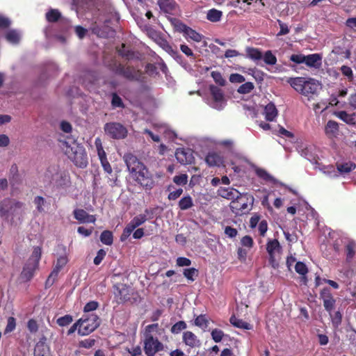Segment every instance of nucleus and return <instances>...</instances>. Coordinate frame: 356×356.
Instances as JSON below:
<instances>
[{"instance_id": "f257e3e1", "label": "nucleus", "mask_w": 356, "mask_h": 356, "mask_svg": "<svg viewBox=\"0 0 356 356\" xmlns=\"http://www.w3.org/2000/svg\"><path fill=\"white\" fill-rule=\"evenodd\" d=\"M124 159L133 179L145 190L152 189L155 181L149 169L131 154H125Z\"/></svg>"}, {"instance_id": "f03ea898", "label": "nucleus", "mask_w": 356, "mask_h": 356, "mask_svg": "<svg viewBox=\"0 0 356 356\" xmlns=\"http://www.w3.org/2000/svg\"><path fill=\"white\" fill-rule=\"evenodd\" d=\"M59 146L63 153L76 166L84 168L88 163V159L85 148L72 138L60 140Z\"/></svg>"}, {"instance_id": "7ed1b4c3", "label": "nucleus", "mask_w": 356, "mask_h": 356, "mask_svg": "<svg viewBox=\"0 0 356 356\" xmlns=\"http://www.w3.org/2000/svg\"><path fill=\"white\" fill-rule=\"evenodd\" d=\"M24 215V204L10 198L0 202V217L11 225L20 223Z\"/></svg>"}, {"instance_id": "20e7f679", "label": "nucleus", "mask_w": 356, "mask_h": 356, "mask_svg": "<svg viewBox=\"0 0 356 356\" xmlns=\"http://www.w3.org/2000/svg\"><path fill=\"white\" fill-rule=\"evenodd\" d=\"M159 330V324L154 323L145 327L144 331L143 348L147 356H154L158 352L164 350V345L154 337Z\"/></svg>"}, {"instance_id": "39448f33", "label": "nucleus", "mask_w": 356, "mask_h": 356, "mask_svg": "<svg viewBox=\"0 0 356 356\" xmlns=\"http://www.w3.org/2000/svg\"><path fill=\"white\" fill-rule=\"evenodd\" d=\"M287 82L296 91L306 97L316 94L321 88L320 82L312 78H289Z\"/></svg>"}, {"instance_id": "423d86ee", "label": "nucleus", "mask_w": 356, "mask_h": 356, "mask_svg": "<svg viewBox=\"0 0 356 356\" xmlns=\"http://www.w3.org/2000/svg\"><path fill=\"white\" fill-rule=\"evenodd\" d=\"M41 255L42 248L40 246L34 247L20 274V280L22 282H29L33 278L35 271L39 267Z\"/></svg>"}, {"instance_id": "0eeeda50", "label": "nucleus", "mask_w": 356, "mask_h": 356, "mask_svg": "<svg viewBox=\"0 0 356 356\" xmlns=\"http://www.w3.org/2000/svg\"><path fill=\"white\" fill-rule=\"evenodd\" d=\"M254 198L247 193L242 194L230 202L229 207L233 213L241 216L248 213L252 209Z\"/></svg>"}, {"instance_id": "6e6552de", "label": "nucleus", "mask_w": 356, "mask_h": 356, "mask_svg": "<svg viewBox=\"0 0 356 356\" xmlns=\"http://www.w3.org/2000/svg\"><path fill=\"white\" fill-rule=\"evenodd\" d=\"M290 60L296 63H305L308 67L318 69L322 65V56L319 54H312L304 55L302 54H292L290 56Z\"/></svg>"}, {"instance_id": "1a4fd4ad", "label": "nucleus", "mask_w": 356, "mask_h": 356, "mask_svg": "<svg viewBox=\"0 0 356 356\" xmlns=\"http://www.w3.org/2000/svg\"><path fill=\"white\" fill-rule=\"evenodd\" d=\"M79 322L80 328H78V333L81 336L88 335L99 325V318L94 314L83 315Z\"/></svg>"}, {"instance_id": "9d476101", "label": "nucleus", "mask_w": 356, "mask_h": 356, "mask_svg": "<svg viewBox=\"0 0 356 356\" xmlns=\"http://www.w3.org/2000/svg\"><path fill=\"white\" fill-rule=\"evenodd\" d=\"M154 212V209H145L143 213L135 216L124 229L122 236L124 238L129 236L136 228L145 223L147 220L153 218Z\"/></svg>"}, {"instance_id": "9b49d317", "label": "nucleus", "mask_w": 356, "mask_h": 356, "mask_svg": "<svg viewBox=\"0 0 356 356\" xmlns=\"http://www.w3.org/2000/svg\"><path fill=\"white\" fill-rule=\"evenodd\" d=\"M104 129L106 134L114 139H122L127 135L126 127L118 122H108Z\"/></svg>"}, {"instance_id": "f8f14e48", "label": "nucleus", "mask_w": 356, "mask_h": 356, "mask_svg": "<svg viewBox=\"0 0 356 356\" xmlns=\"http://www.w3.org/2000/svg\"><path fill=\"white\" fill-rule=\"evenodd\" d=\"M209 90L212 96L209 105L217 110L222 109L225 106V100L222 90L213 85L210 86Z\"/></svg>"}, {"instance_id": "ddd939ff", "label": "nucleus", "mask_w": 356, "mask_h": 356, "mask_svg": "<svg viewBox=\"0 0 356 356\" xmlns=\"http://www.w3.org/2000/svg\"><path fill=\"white\" fill-rule=\"evenodd\" d=\"M68 258L65 254L60 255L57 258L54 267L47 280L46 285L50 286L54 282L59 272L66 266Z\"/></svg>"}, {"instance_id": "4468645a", "label": "nucleus", "mask_w": 356, "mask_h": 356, "mask_svg": "<svg viewBox=\"0 0 356 356\" xmlns=\"http://www.w3.org/2000/svg\"><path fill=\"white\" fill-rule=\"evenodd\" d=\"M266 250L269 254V261L275 267L276 258L280 257L282 252V247L277 239L269 240L266 244Z\"/></svg>"}, {"instance_id": "2eb2a0df", "label": "nucleus", "mask_w": 356, "mask_h": 356, "mask_svg": "<svg viewBox=\"0 0 356 356\" xmlns=\"http://www.w3.org/2000/svg\"><path fill=\"white\" fill-rule=\"evenodd\" d=\"M175 157L181 165L191 164L194 161L193 151L188 148H178L175 152Z\"/></svg>"}, {"instance_id": "dca6fc26", "label": "nucleus", "mask_w": 356, "mask_h": 356, "mask_svg": "<svg viewBox=\"0 0 356 356\" xmlns=\"http://www.w3.org/2000/svg\"><path fill=\"white\" fill-rule=\"evenodd\" d=\"M113 71L115 74L120 75L129 80L136 79L138 76V71H136L134 67H125L120 64L116 65L113 68Z\"/></svg>"}, {"instance_id": "f3484780", "label": "nucleus", "mask_w": 356, "mask_h": 356, "mask_svg": "<svg viewBox=\"0 0 356 356\" xmlns=\"http://www.w3.org/2000/svg\"><path fill=\"white\" fill-rule=\"evenodd\" d=\"M179 30L182 32L184 35V36L187 38L191 39L192 40L195 42H200L203 36L200 34L199 33L196 32L195 30L192 29L191 28L187 26L184 24L180 23L177 26Z\"/></svg>"}, {"instance_id": "a211bd4d", "label": "nucleus", "mask_w": 356, "mask_h": 356, "mask_svg": "<svg viewBox=\"0 0 356 356\" xmlns=\"http://www.w3.org/2000/svg\"><path fill=\"white\" fill-rule=\"evenodd\" d=\"M46 337H42L34 348V356H51L50 348L46 343Z\"/></svg>"}, {"instance_id": "6ab92c4d", "label": "nucleus", "mask_w": 356, "mask_h": 356, "mask_svg": "<svg viewBox=\"0 0 356 356\" xmlns=\"http://www.w3.org/2000/svg\"><path fill=\"white\" fill-rule=\"evenodd\" d=\"M299 154L313 164H318L316 154L314 152V148L311 146L300 145L298 147Z\"/></svg>"}, {"instance_id": "aec40b11", "label": "nucleus", "mask_w": 356, "mask_h": 356, "mask_svg": "<svg viewBox=\"0 0 356 356\" xmlns=\"http://www.w3.org/2000/svg\"><path fill=\"white\" fill-rule=\"evenodd\" d=\"M218 195L223 198L234 200L235 198L241 196V193L234 188L220 187L218 190Z\"/></svg>"}, {"instance_id": "412c9836", "label": "nucleus", "mask_w": 356, "mask_h": 356, "mask_svg": "<svg viewBox=\"0 0 356 356\" xmlns=\"http://www.w3.org/2000/svg\"><path fill=\"white\" fill-rule=\"evenodd\" d=\"M182 340L190 348L199 347L201 345L200 339L191 331H186L183 333Z\"/></svg>"}, {"instance_id": "4be33fe9", "label": "nucleus", "mask_w": 356, "mask_h": 356, "mask_svg": "<svg viewBox=\"0 0 356 356\" xmlns=\"http://www.w3.org/2000/svg\"><path fill=\"white\" fill-rule=\"evenodd\" d=\"M321 296L323 300V306L327 312H331L334 309L335 300L332 297L330 291L327 289H324L321 293Z\"/></svg>"}, {"instance_id": "5701e85b", "label": "nucleus", "mask_w": 356, "mask_h": 356, "mask_svg": "<svg viewBox=\"0 0 356 356\" xmlns=\"http://www.w3.org/2000/svg\"><path fill=\"white\" fill-rule=\"evenodd\" d=\"M205 161L207 165L211 167L220 166L223 164L224 159L219 153L216 152H210L207 155Z\"/></svg>"}, {"instance_id": "b1692460", "label": "nucleus", "mask_w": 356, "mask_h": 356, "mask_svg": "<svg viewBox=\"0 0 356 356\" xmlns=\"http://www.w3.org/2000/svg\"><path fill=\"white\" fill-rule=\"evenodd\" d=\"M346 260L350 263L355 255L356 242L353 239H347L344 243Z\"/></svg>"}, {"instance_id": "393cba45", "label": "nucleus", "mask_w": 356, "mask_h": 356, "mask_svg": "<svg viewBox=\"0 0 356 356\" xmlns=\"http://www.w3.org/2000/svg\"><path fill=\"white\" fill-rule=\"evenodd\" d=\"M74 214V218L81 223L95 222L96 220L94 216L89 215L83 209H76Z\"/></svg>"}, {"instance_id": "a878e982", "label": "nucleus", "mask_w": 356, "mask_h": 356, "mask_svg": "<svg viewBox=\"0 0 356 356\" xmlns=\"http://www.w3.org/2000/svg\"><path fill=\"white\" fill-rule=\"evenodd\" d=\"M263 114L267 121H273L277 118L278 111L275 104L270 102L264 107Z\"/></svg>"}, {"instance_id": "bb28decb", "label": "nucleus", "mask_w": 356, "mask_h": 356, "mask_svg": "<svg viewBox=\"0 0 356 356\" xmlns=\"http://www.w3.org/2000/svg\"><path fill=\"white\" fill-rule=\"evenodd\" d=\"M115 296L120 302H125L130 298L129 289L124 284L115 286Z\"/></svg>"}, {"instance_id": "cd10ccee", "label": "nucleus", "mask_w": 356, "mask_h": 356, "mask_svg": "<svg viewBox=\"0 0 356 356\" xmlns=\"http://www.w3.org/2000/svg\"><path fill=\"white\" fill-rule=\"evenodd\" d=\"M339 132L338 123L333 120H329L325 127V133L329 138L336 137Z\"/></svg>"}, {"instance_id": "c85d7f7f", "label": "nucleus", "mask_w": 356, "mask_h": 356, "mask_svg": "<svg viewBox=\"0 0 356 356\" xmlns=\"http://www.w3.org/2000/svg\"><path fill=\"white\" fill-rule=\"evenodd\" d=\"M335 115L348 124H355L356 117L355 114L348 113L346 111H341L335 113Z\"/></svg>"}, {"instance_id": "c756f323", "label": "nucleus", "mask_w": 356, "mask_h": 356, "mask_svg": "<svg viewBox=\"0 0 356 356\" xmlns=\"http://www.w3.org/2000/svg\"><path fill=\"white\" fill-rule=\"evenodd\" d=\"M254 172L259 178H260L261 179L264 180L266 182L273 184L277 183V180L272 175H270L266 170L261 168L255 167Z\"/></svg>"}, {"instance_id": "7c9ffc66", "label": "nucleus", "mask_w": 356, "mask_h": 356, "mask_svg": "<svg viewBox=\"0 0 356 356\" xmlns=\"http://www.w3.org/2000/svg\"><path fill=\"white\" fill-rule=\"evenodd\" d=\"M230 161L232 165H244L246 163H249L248 158L243 154L239 152H233L231 154Z\"/></svg>"}, {"instance_id": "2f4dec72", "label": "nucleus", "mask_w": 356, "mask_h": 356, "mask_svg": "<svg viewBox=\"0 0 356 356\" xmlns=\"http://www.w3.org/2000/svg\"><path fill=\"white\" fill-rule=\"evenodd\" d=\"M246 57L254 60H260L263 57V54L261 50L254 47H247L246 49Z\"/></svg>"}, {"instance_id": "473e14b6", "label": "nucleus", "mask_w": 356, "mask_h": 356, "mask_svg": "<svg viewBox=\"0 0 356 356\" xmlns=\"http://www.w3.org/2000/svg\"><path fill=\"white\" fill-rule=\"evenodd\" d=\"M21 33L19 31L15 29H12L8 31L6 35L5 38L6 40L13 44H17L20 39H21Z\"/></svg>"}, {"instance_id": "72a5a7b5", "label": "nucleus", "mask_w": 356, "mask_h": 356, "mask_svg": "<svg viewBox=\"0 0 356 356\" xmlns=\"http://www.w3.org/2000/svg\"><path fill=\"white\" fill-rule=\"evenodd\" d=\"M33 203L35 206L37 211L39 213H42L45 211V209L49 205V203L47 202V200L42 196H36L33 200Z\"/></svg>"}, {"instance_id": "f704fd0d", "label": "nucleus", "mask_w": 356, "mask_h": 356, "mask_svg": "<svg viewBox=\"0 0 356 356\" xmlns=\"http://www.w3.org/2000/svg\"><path fill=\"white\" fill-rule=\"evenodd\" d=\"M315 165V169H318L323 174L330 176V177H336L337 176V172L334 170L333 165H321L318 162V164Z\"/></svg>"}, {"instance_id": "c9c22d12", "label": "nucleus", "mask_w": 356, "mask_h": 356, "mask_svg": "<svg viewBox=\"0 0 356 356\" xmlns=\"http://www.w3.org/2000/svg\"><path fill=\"white\" fill-rule=\"evenodd\" d=\"M159 6L164 12L170 13L175 9V3L174 0H159Z\"/></svg>"}, {"instance_id": "e433bc0d", "label": "nucleus", "mask_w": 356, "mask_h": 356, "mask_svg": "<svg viewBox=\"0 0 356 356\" xmlns=\"http://www.w3.org/2000/svg\"><path fill=\"white\" fill-rule=\"evenodd\" d=\"M230 323L234 325V327H238V328H243L245 330H250V325L249 323L243 321L241 319L237 318L235 316H231L229 319Z\"/></svg>"}, {"instance_id": "4c0bfd02", "label": "nucleus", "mask_w": 356, "mask_h": 356, "mask_svg": "<svg viewBox=\"0 0 356 356\" xmlns=\"http://www.w3.org/2000/svg\"><path fill=\"white\" fill-rule=\"evenodd\" d=\"M193 206V201L190 195L183 197L179 202V207L181 210H187Z\"/></svg>"}, {"instance_id": "58836bf2", "label": "nucleus", "mask_w": 356, "mask_h": 356, "mask_svg": "<svg viewBox=\"0 0 356 356\" xmlns=\"http://www.w3.org/2000/svg\"><path fill=\"white\" fill-rule=\"evenodd\" d=\"M222 13L216 9H211L208 11L207 18L212 22H219L222 17Z\"/></svg>"}, {"instance_id": "ea45409f", "label": "nucleus", "mask_w": 356, "mask_h": 356, "mask_svg": "<svg viewBox=\"0 0 356 356\" xmlns=\"http://www.w3.org/2000/svg\"><path fill=\"white\" fill-rule=\"evenodd\" d=\"M61 18V13L57 9H50L46 13V19L49 22H55Z\"/></svg>"}, {"instance_id": "a19ab883", "label": "nucleus", "mask_w": 356, "mask_h": 356, "mask_svg": "<svg viewBox=\"0 0 356 356\" xmlns=\"http://www.w3.org/2000/svg\"><path fill=\"white\" fill-rule=\"evenodd\" d=\"M262 58L266 65H274L277 63V58L270 50L265 51Z\"/></svg>"}, {"instance_id": "79ce46f5", "label": "nucleus", "mask_w": 356, "mask_h": 356, "mask_svg": "<svg viewBox=\"0 0 356 356\" xmlns=\"http://www.w3.org/2000/svg\"><path fill=\"white\" fill-rule=\"evenodd\" d=\"M183 275L187 280L193 282L198 275V270L195 268H186L183 271Z\"/></svg>"}, {"instance_id": "37998d69", "label": "nucleus", "mask_w": 356, "mask_h": 356, "mask_svg": "<svg viewBox=\"0 0 356 356\" xmlns=\"http://www.w3.org/2000/svg\"><path fill=\"white\" fill-rule=\"evenodd\" d=\"M195 325L202 330H205L209 325V321L205 315H199L195 319Z\"/></svg>"}, {"instance_id": "c03bdc74", "label": "nucleus", "mask_w": 356, "mask_h": 356, "mask_svg": "<svg viewBox=\"0 0 356 356\" xmlns=\"http://www.w3.org/2000/svg\"><path fill=\"white\" fill-rule=\"evenodd\" d=\"M100 240L102 243L107 245H111L113 241L112 232L108 230L104 231L101 234Z\"/></svg>"}, {"instance_id": "a18cd8bd", "label": "nucleus", "mask_w": 356, "mask_h": 356, "mask_svg": "<svg viewBox=\"0 0 356 356\" xmlns=\"http://www.w3.org/2000/svg\"><path fill=\"white\" fill-rule=\"evenodd\" d=\"M356 168L355 164L353 163H345L337 165V170L341 173H348Z\"/></svg>"}, {"instance_id": "49530a36", "label": "nucleus", "mask_w": 356, "mask_h": 356, "mask_svg": "<svg viewBox=\"0 0 356 356\" xmlns=\"http://www.w3.org/2000/svg\"><path fill=\"white\" fill-rule=\"evenodd\" d=\"M95 145L97 149V154L99 159L106 158V152L103 148L102 140L99 138H97L95 141Z\"/></svg>"}, {"instance_id": "de8ad7c7", "label": "nucleus", "mask_w": 356, "mask_h": 356, "mask_svg": "<svg viewBox=\"0 0 356 356\" xmlns=\"http://www.w3.org/2000/svg\"><path fill=\"white\" fill-rule=\"evenodd\" d=\"M254 88V84L252 82H245L237 90V92L240 94H248Z\"/></svg>"}, {"instance_id": "09e8293b", "label": "nucleus", "mask_w": 356, "mask_h": 356, "mask_svg": "<svg viewBox=\"0 0 356 356\" xmlns=\"http://www.w3.org/2000/svg\"><path fill=\"white\" fill-rule=\"evenodd\" d=\"M295 270L296 273L303 276L302 279L306 280L305 275L308 273V269L303 262H297L295 266Z\"/></svg>"}, {"instance_id": "8fccbe9b", "label": "nucleus", "mask_w": 356, "mask_h": 356, "mask_svg": "<svg viewBox=\"0 0 356 356\" xmlns=\"http://www.w3.org/2000/svg\"><path fill=\"white\" fill-rule=\"evenodd\" d=\"M73 321L72 316L66 314L63 316L58 318L56 321L57 324L60 327H65L70 325Z\"/></svg>"}, {"instance_id": "3c124183", "label": "nucleus", "mask_w": 356, "mask_h": 356, "mask_svg": "<svg viewBox=\"0 0 356 356\" xmlns=\"http://www.w3.org/2000/svg\"><path fill=\"white\" fill-rule=\"evenodd\" d=\"M211 76L213 79L214 81L219 86H223L225 85L226 81L220 72L213 71L211 73Z\"/></svg>"}, {"instance_id": "603ef678", "label": "nucleus", "mask_w": 356, "mask_h": 356, "mask_svg": "<svg viewBox=\"0 0 356 356\" xmlns=\"http://www.w3.org/2000/svg\"><path fill=\"white\" fill-rule=\"evenodd\" d=\"M186 328V323L183 321H180L172 326L170 331L173 334H178Z\"/></svg>"}, {"instance_id": "864d4df0", "label": "nucleus", "mask_w": 356, "mask_h": 356, "mask_svg": "<svg viewBox=\"0 0 356 356\" xmlns=\"http://www.w3.org/2000/svg\"><path fill=\"white\" fill-rule=\"evenodd\" d=\"M16 327V320L14 317H9L7 320V325L4 330V334H8L13 331Z\"/></svg>"}, {"instance_id": "5fc2aeb1", "label": "nucleus", "mask_w": 356, "mask_h": 356, "mask_svg": "<svg viewBox=\"0 0 356 356\" xmlns=\"http://www.w3.org/2000/svg\"><path fill=\"white\" fill-rule=\"evenodd\" d=\"M340 70L343 75H344L349 81H352L353 80V72L350 67L347 65H342Z\"/></svg>"}, {"instance_id": "6e6d98bb", "label": "nucleus", "mask_w": 356, "mask_h": 356, "mask_svg": "<svg viewBox=\"0 0 356 356\" xmlns=\"http://www.w3.org/2000/svg\"><path fill=\"white\" fill-rule=\"evenodd\" d=\"M211 334V337H212L213 340L216 343H218V342L221 341L224 337L223 332L219 329H214L213 330H212Z\"/></svg>"}, {"instance_id": "4d7b16f0", "label": "nucleus", "mask_w": 356, "mask_h": 356, "mask_svg": "<svg viewBox=\"0 0 356 356\" xmlns=\"http://www.w3.org/2000/svg\"><path fill=\"white\" fill-rule=\"evenodd\" d=\"M173 181L177 185H185L188 181V175L186 174H181L180 175L175 176Z\"/></svg>"}, {"instance_id": "13d9d810", "label": "nucleus", "mask_w": 356, "mask_h": 356, "mask_svg": "<svg viewBox=\"0 0 356 356\" xmlns=\"http://www.w3.org/2000/svg\"><path fill=\"white\" fill-rule=\"evenodd\" d=\"M99 306V303L97 301H90L88 302L83 308V312L86 313L95 311L97 309Z\"/></svg>"}, {"instance_id": "bf43d9fd", "label": "nucleus", "mask_w": 356, "mask_h": 356, "mask_svg": "<svg viewBox=\"0 0 356 356\" xmlns=\"http://www.w3.org/2000/svg\"><path fill=\"white\" fill-rule=\"evenodd\" d=\"M229 81L232 83H243L245 81V79L243 76H242L241 74H237V73L232 74L229 76Z\"/></svg>"}, {"instance_id": "052dcab7", "label": "nucleus", "mask_w": 356, "mask_h": 356, "mask_svg": "<svg viewBox=\"0 0 356 356\" xmlns=\"http://www.w3.org/2000/svg\"><path fill=\"white\" fill-rule=\"evenodd\" d=\"M11 24V20L2 15H0V29H5Z\"/></svg>"}, {"instance_id": "680f3d73", "label": "nucleus", "mask_w": 356, "mask_h": 356, "mask_svg": "<svg viewBox=\"0 0 356 356\" xmlns=\"http://www.w3.org/2000/svg\"><path fill=\"white\" fill-rule=\"evenodd\" d=\"M241 243L243 246L248 248H251L253 245V240L250 236H245L241 240Z\"/></svg>"}, {"instance_id": "e2e57ef3", "label": "nucleus", "mask_w": 356, "mask_h": 356, "mask_svg": "<svg viewBox=\"0 0 356 356\" xmlns=\"http://www.w3.org/2000/svg\"><path fill=\"white\" fill-rule=\"evenodd\" d=\"M328 106L327 105L326 102H321L318 103H316L314 104V111L315 113H321L325 109H327Z\"/></svg>"}, {"instance_id": "0e129e2a", "label": "nucleus", "mask_w": 356, "mask_h": 356, "mask_svg": "<svg viewBox=\"0 0 356 356\" xmlns=\"http://www.w3.org/2000/svg\"><path fill=\"white\" fill-rule=\"evenodd\" d=\"M27 327L31 333H35L38 330L37 321L34 319H30L27 323Z\"/></svg>"}, {"instance_id": "69168bd1", "label": "nucleus", "mask_w": 356, "mask_h": 356, "mask_svg": "<svg viewBox=\"0 0 356 356\" xmlns=\"http://www.w3.org/2000/svg\"><path fill=\"white\" fill-rule=\"evenodd\" d=\"M106 256V251L103 249H100L97 254V256L94 259V264L95 265H99L104 259Z\"/></svg>"}, {"instance_id": "338daca9", "label": "nucleus", "mask_w": 356, "mask_h": 356, "mask_svg": "<svg viewBox=\"0 0 356 356\" xmlns=\"http://www.w3.org/2000/svg\"><path fill=\"white\" fill-rule=\"evenodd\" d=\"M177 265L178 266H189L191 264V261L186 257H178L177 259Z\"/></svg>"}, {"instance_id": "774afa93", "label": "nucleus", "mask_w": 356, "mask_h": 356, "mask_svg": "<svg viewBox=\"0 0 356 356\" xmlns=\"http://www.w3.org/2000/svg\"><path fill=\"white\" fill-rule=\"evenodd\" d=\"M278 23L280 27V30L277 33L278 36L284 35L289 33V29L286 24L283 23L280 20H278Z\"/></svg>"}]
</instances>
